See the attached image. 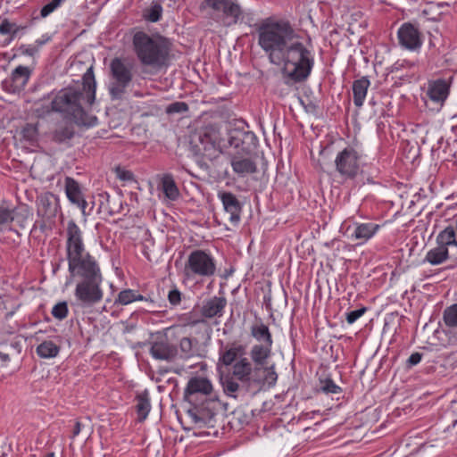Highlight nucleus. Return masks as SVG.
<instances>
[{"instance_id": "1", "label": "nucleus", "mask_w": 457, "mask_h": 457, "mask_svg": "<svg viewBox=\"0 0 457 457\" xmlns=\"http://www.w3.org/2000/svg\"><path fill=\"white\" fill-rule=\"evenodd\" d=\"M272 345L255 344L249 352L250 359L243 357L232 367V374L221 378L223 392L228 397L244 400L255 395L266 382L275 384V366H268Z\"/></svg>"}, {"instance_id": "2", "label": "nucleus", "mask_w": 457, "mask_h": 457, "mask_svg": "<svg viewBox=\"0 0 457 457\" xmlns=\"http://www.w3.org/2000/svg\"><path fill=\"white\" fill-rule=\"evenodd\" d=\"M257 36L269 57H308L312 54L311 38L297 33L285 20L266 19L258 27Z\"/></svg>"}, {"instance_id": "3", "label": "nucleus", "mask_w": 457, "mask_h": 457, "mask_svg": "<svg viewBox=\"0 0 457 457\" xmlns=\"http://www.w3.org/2000/svg\"><path fill=\"white\" fill-rule=\"evenodd\" d=\"M96 80L90 66L82 78V83L60 90L52 100V110L79 125L86 124V112L96 99Z\"/></svg>"}, {"instance_id": "4", "label": "nucleus", "mask_w": 457, "mask_h": 457, "mask_svg": "<svg viewBox=\"0 0 457 457\" xmlns=\"http://www.w3.org/2000/svg\"><path fill=\"white\" fill-rule=\"evenodd\" d=\"M110 71V96L112 100H121L133 81L136 73L135 63L132 59H112Z\"/></svg>"}, {"instance_id": "5", "label": "nucleus", "mask_w": 457, "mask_h": 457, "mask_svg": "<svg viewBox=\"0 0 457 457\" xmlns=\"http://www.w3.org/2000/svg\"><path fill=\"white\" fill-rule=\"evenodd\" d=\"M220 139V128L217 125L203 127L191 137L192 152L195 155L213 160L221 153Z\"/></svg>"}, {"instance_id": "6", "label": "nucleus", "mask_w": 457, "mask_h": 457, "mask_svg": "<svg viewBox=\"0 0 457 457\" xmlns=\"http://www.w3.org/2000/svg\"><path fill=\"white\" fill-rule=\"evenodd\" d=\"M133 46L137 57H169L173 43L158 33L138 31L133 37Z\"/></svg>"}, {"instance_id": "7", "label": "nucleus", "mask_w": 457, "mask_h": 457, "mask_svg": "<svg viewBox=\"0 0 457 457\" xmlns=\"http://www.w3.org/2000/svg\"><path fill=\"white\" fill-rule=\"evenodd\" d=\"M201 7L212 10L226 27L242 22L245 18L244 11L237 0H204Z\"/></svg>"}, {"instance_id": "8", "label": "nucleus", "mask_w": 457, "mask_h": 457, "mask_svg": "<svg viewBox=\"0 0 457 457\" xmlns=\"http://www.w3.org/2000/svg\"><path fill=\"white\" fill-rule=\"evenodd\" d=\"M215 272V260L210 253L200 249L189 253L184 267V273L187 278H211Z\"/></svg>"}, {"instance_id": "9", "label": "nucleus", "mask_w": 457, "mask_h": 457, "mask_svg": "<svg viewBox=\"0 0 457 457\" xmlns=\"http://www.w3.org/2000/svg\"><path fill=\"white\" fill-rule=\"evenodd\" d=\"M334 163L343 181L353 180L361 170V155L353 147L347 146L337 153Z\"/></svg>"}, {"instance_id": "10", "label": "nucleus", "mask_w": 457, "mask_h": 457, "mask_svg": "<svg viewBox=\"0 0 457 457\" xmlns=\"http://www.w3.org/2000/svg\"><path fill=\"white\" fill-rule=\"evenodd\" d=\"M191 405L187 414L195 425L214 427L215 416L221 409V403L217 398L211 395Z\"/></svg>"}, {"instance_id": "11", "label": "nucleus", "mask_w": 457, "mask_h": 457, "mask_svg": "<svg viewBox=\"0 0 457 457\" xmlns=\"http://www.w3.org/2000/svg\"><path fill=\"white\" fill-rule=\"evenodd\" d=\"M103 280H81L76 286L74 295L81 308H91L100 303L104 296L101 288Z\"/></svg>"}, {"instance_id": "12", "label": "nucleus", "mask_w": 457, "mask_h": 457, "mask_svg": "<svg viewBox=\"0 0 457 457\" xmlns=\"http://www.w3.org/2000/svg\"><path fill=\"white\" fill-rule=\"evenodd\" d=\"M66 251L68 263L75 262L89 254L85 250L82 231L73 220L68 221L66 228Z\"/></svg>"}, {"instance_id": "13", "label": "nucleus", "mask_w": 457, "mask_h": 457, "mask_svg": "<svg viewBox=\"0 0 457 457\" xmlns=\"http://www.w3.org/2000/svg\"><path fill=\"white\" fill-rule=\"evenodd\" d=\"M283 61L282 73L287 83L305 80L312 68V59H278Z\"/></svg>"}, {"instance_id": "14", "label": "nucleus", "mask_w": 457, "mask_h": 457, "mask_svg": "<svg viewBox=\"0 0 457 457\" xmlns=\"http://www.w3.org/2000/svg\"><path fill=\"white\" fill-rule=\"evenodd\" d=\"M150 345V354L155 360L171 362L178 357V346L170 342L166 332H157Z\"/></svg>"}, {"instance_id": "15", "label": "nucleus", "mask_w": 457, "mask_h": 457, "mask_svg": "<svg viewBox=\"0 0 457 457\" xmlns=\"http://www.w3.org/2000/svg\"><path fill=\"white\" fill-rule=\"evenodd\" d=\"M213 386L212 382L204 377L191 378L184 390V400L190 404L212 395Z\"/></svg>"}, {"instance_id": "16", "label": "nucleus", "mask_w": 457, "mask_h": 457, "mask_svg": "<svg viewBox=\"0 0 457 457\" xmlns=\"http://www.w3.org/2000/svg\"><path fill=\"white\" fill-rule=\"evenodd\" d=\"M69 271L82 277L83 280H103L100 268L90 254L69 263Z\"/></svg>"}, {"instance_id": "17", "label": "nucleus", "mask_w": 457, "mask_h": 457, "mask_svg": "<svg viewBox=\"0 0 457 457\" xmlns=\"http://www.w3.org/2000/svg\"><path fill=\"white\" fill-rule=\"evenodd\" d=\"M453 77L448 79L438 78L428 81L427 96L439 107H442L450 93Z\"/></svg>"}, {"instance_id": "18", "label": "nucleus", "mask_w": 457, "mask_h": 457, "mask_svg": "<svg viewBox=\"0 0 457 457\" xmlns=\"http://www.w3.org/2000/svg\"><path fill=\"white\" fill-rule=\"evenodd\" d=\"M400 45L409 50H416L421 46V33L418 27L411 22L403 23L398 29Z\"/></svg>"}, {"instance_id": "19", "label": "nucleus", "mask_w": 457, "mask_h": 457, "mask_svg": "<svg viewBox=\"0 0 457 457\" xmlns=\"http://www.w3.org/2000/svg\"><path fill=\"white\" fill-rule=\"evenodd\" d=\"M230 146L239 148L243 154H248L256 145V136L251 131L239 129H231L228 133Z\"/></svg>"}, {"instance_id": "20", "label": "nucleus", "mask_w": 457, "mask_h": 457, "mask_svg": "<svg viewBox=\"0 0 457 457\" xmlns=\"http://www.w3.org/2000/svg\"><path fill=\"white\" fill-rule=\"evenodd\" d=\"M37 214L47 220L54 218L60 211L58 197L50 192L41 194L37 198Z\"/></svg>"}, {"instance_id": "21", "label": "nucleus", "mask_w": 457, "mask_h": 457, "mask_svg": "<svg viewBox=\"0 0 457 457\" xmlns=\"http://www.w3.org/2000/svg\"><path fill=\"white\" fill-rule=\"evenodd\" d=\"M218 196L225 212L229 214V221L233 225H237L241 219L242 204L231 192H219Z\"/></svg>"}, {"instance_id": "22", "label": "nucleus", "mask_w": 457, "mask_h": 457, "mask_svg": "<svg viewBox=\"0 0 457 457\" xmlns=\"http://www.w3.org/2000/svg\"><path fill=\"white\" fill-rule=\"evenodd\" d=\"M221 347L219 351V361L225 366L234 365L238 360L243 358L245 353V347L237 343L232 342L223 345V342L220 341Z\"/></svg>"}, {"instance_id": "23", "label": "nucleus", "mask_w": 457, "mask_h": 457, "mask_svg": "<svg viewBox=\"0 0 457 457\" xmlns=\"http://www.w3.org/2000/svg\"><path fill=\"white\" fill-rule=\"evenodd\" d=\"M26 26H21L7 19L0 21V42L8 44L26 35Z\"/></svg>"}, {"instance_id": "24", "label": "nucleus", "mask_w": 457, "mask_h": 457, "mask_svg": "<svg viewBox=\"0 0 457 457\" xmlns=\"http://www.w3.org/2000/svg\"><path fill=\"white\" fill-rule=\"evenodd\" d=\"M230 164L233 171L240 177H245L257 171L255 162L251 157L241 155L239 151L231 155Z\"/></svg>"}, {"instance_id": "25", "label": "nucleus", "mask_w": 457, "mask_h": 457, "mask_svg": "<svg viewBox=\"0 0 457 457\" xmlns=\"http://www.w3.org/2000/svg\"><path fill=\"white\" fill-rule=\"evenodd\" d=\"M29 79V70L27 67H17L11 77L4 81V87L12 93H20Z\"/></svg>"}, {"instance_id": "26", "label": "nucleus", "mask_w": 457, "mask_h": 457, "mask_svg": "<svg viewBox=\"0 0 457 457\" xmlns=\"http://www.w3.org/2000/svg\"><path fill=\"white\" fill-rule=\"evenodd\" d=\"M227 305V300L223 296H213L204 302L201 313L204 317L212 319L221 317Z\"/></svg>"}, {"instance_id": "27", "label": "nucleus", "mask_w": 457, "mask_h": 457, "mask_svg": "<svg viewBox=\"0 0 457 457\" xmlns=\"http://www.w3.org/2000/svg\"><path fill=\"white\" fill-rule=\"evenodd\" d=\"M380 226L373 222L357 223L351 234V239L362 245L370 239L379 229Z\"/></svg>"}, {"instance_id": "28", "label": "nucleus", "mask_w": 457, "mask_h": 457, "mask_svg": "<svg viewBox=\"0 0 457 457\" xmlns=\"http://www.w3.org/2000/svg\"><path fill=\"white\" fill-rule=\"evenodd\" d=\"M179 351L184 359H191L193 357H204L202 350L199 347V341L196 338L184 337L179 343Z\"/></svg>"}, {"instance_id": "29", "label": "nucleus", "mask_w": 457, "mask_h": 457, "mask_svg": "<svg viewBox=\"0 0 457 457\" xmlns=\"http://www.w3.org/2000/svg\"><path fill=\"white\" fill-rule=\"evenodd\" d=\"M65 192L68 199L72 203L77 204L81 208L83 212H85V208L87 206V202L81 197V191L79 186V183L70 178L67 177L65 179Z\"/></svg>"}, {"instance_id": "30", "label": "nucleus", "mask_w": 457, "mask_h": 457, "mask_svg": "<svg viewBox=\"0 0 457 457\" xmlns=\"http://www.w3.org/2000/svg\"><path fill=\"white\" fill-rule=\"evenodd\" d=\"M251 336L261 344L273 345L270 329L262 321H259L251 327Z\"/></svg>"}, {"instance_id": "31", "label": "nucleus", "mask_w": 457, "mask_h": 457, "mask_svg": "<svg viewBox=\"0 0 457 457\" xmlns=\"http://www.w3.org/2000/svg\"><path fill=\"white\" fill-rule=\"evenodd\" d=\"M370 86V80L366 78H361L353 82V103L355 106L361 107L363 104L364 99L367 95V90Z\"/></svg>"}, {"instance_id": "32", "label": "nucleus", "mask_w": 457, "mask_h": 457, "mask_svg": "<svg viewBox=\"0 0 457 457\" xmlns=\"http://www.w3.org/2000/svg\"><path fill=\"white\" fill-rule=\"evenodd\" d=\"M136 411L138 421H144L151 410L150 397L147 391H145L136 396Z\"/></svg>"}, {"instance_id": "33", "label": "nucleus", "mask_w": 457, "mask_h": 457, "mask_svg": "<svg viewBox=\"0 0 457 457\" xmlns=\"http://www.w3.org/2000/svg\"><path fill=\"white\" fill-rule=\"evenodd\" d=\"M456 226H448L443 229L436 237V245L448 249L449 246L457 247Z\"/></svg>"}, {"instance_id": "34", "label": "nucleus", "mask_w": 457, "mask_h": 457, "mask_svg": "<svg viewBox=\"0 0 457 457\" xmlns=\"http://www.w3.org/2000/svg\"><path fill=\"white\" fill-rule=\"evenodd\" d=\"M448 258V249L437 245L427 253L425 261L428 262L432 265H438L443 263Z\"/></svg>"}, {"instance_id": "35", "label": "nucleus", "mask_w": 457, "mask_h": 457, "mask_svg": "<svg viewBox=\"0 0 457 457\" xmlns=\"http://www.w3.org/2000/svg\"><path fill=\"white\" fill-rule=\"evenodd\" d=\"M135 301H147V299L132 289H124L118 294L115 304L127 305Z\"/></svg>"}, {"instance_id": "36", "label": "nucleus", "mask_w": 457, "mask_h": 457, "mask_svg": "<svg viewBox=\"0 0 457 457\" xmlns=\"http://www.w3.org/2000/svg\"><path fill=\"white\" fill-rule=\"evenodd\" d=\"M162 188L165 196L170 200L174 201L179 198V191L171 175L166 174L163 176L162 179Z\"/></svg>"}, {"instance_id": "37", "label": "nucleus", "mask_w": 457, "mask_h": 457, "mask_svg": "<svg viewBox=\"0 0 457 457\" xmlns=\"http://www.w3.org/2000/svg\"><path fill=\"white\" fill-rule=\"evenodd\" d=\"M75 133L74 127L71 122H65L60 125L54 131V139L58 143H63L73 137Z\"/></svg>"}, {"instance_id": "38", "label": "nucleus", "mask_w": 457, "mask_h": 457, "mask_svg": "<svg viewBox=\"0 0 457 457\" xmlns=\"http://www.w3.org/2000/svg\"><path fill=\"white\" fill-rule=\"evenodd\" d=\"M59 350V347L52 341H44L37 347V353L42 358L55 357Z\"/></svg>"}, {"instance_id": "39", "label": "nucleus", "mask_w": 457, "mask_h": 457, "mask_svg": "<svg viewBox=\"0 0 457 457\" xmlns=\"http://www.w3.org/2000/svg\"><path fill=\"white\" fill-rule=\"evenodd\" d=\"M167 59H140L141 64L144 68H146V72L156 73L163 66L167 65Z\"/></svg>"}, {"instance_id": "40", "label": "nucleus", "mask_w": 457, "mask_h": 457, "mask_svg": "<svg viewBox=\"0 0 457 457\" xmlns=\"http://www.w3.org/2000/svg\"><path fill=\"white\" fill-rule=\"evenodd\" d=\"M162 7L159 3H153L151 7L145 11L144 18L151 22H157L161 20Z\"/></svg>"}, {"instance_id": "41", "label": "nucleus", "mask_w": 457, "mask_h": 457, "mask_svg": "<svg viewBox=\"0 0 457 457\" xmlns=\"http://www.w3.org/2000/svg\"><path fill=\"white\" fill-rule=\"evenodd\" d=\"M444 320L449 327H457V303L453 304L445 310Z\"/></svg>"}, {"instance_id": "42", "label": "nucleus", "mask_w": 457, "mask_h": 457, "mask_svg": "<svg viewBox=\"0 0 457 457\" xmlns=\"http://www.w3.org/2000/svg\"><path fill=\"white\" fill-rule=\"evenodd\" d=\"M69 312L67 302L62 301L57 303L52 309L51 314L56 320H64Z\"/></svg>"}, {"instance_id": "43", "label": "nucleus", "mask_w": 457, "mask_h": 457, "mask_svg": "<svg viewBox=\"0 0 457 457\" xmlns=\"http://www.w3.org/2000/svg\"><path fill=\"white\" fill-rule=\"evenodd\" d=\"M29 130L27 125L24 126L21 129H16L15 134L13 136L14 140L17 145H20L21 148L27 150V143L29 141Z\"/></svg>"}, {"instance_id": "44", "label": "nucleus", "mask_w": 457, "mask_h": 457, "mask_svg": "<svg viewBox=\"0 0 457 457\" xmlns=\"http://www.w3.org/2000/svg\"><path fill=\"white\" fill-rule=\"evenodd\" d=\"M321 390L326 394H339L341 388L330 378L321 381Z\"/></svg>"}, {"instance_id": "45", "label": "nucleus", "mask_w": 457, "mask_h": 457, "mask_svg": "<svg viewBox=\"0 0 457 457\" xmlns=\"http://www.w3.org/2000/svg\"><path fill=\"white\" fill-rule=\"evenodd\" d=\"M12 220L13 216L12 211L4 207H0V229L7 227Z\"/></svg>"}, {"instance_id": "46", "label": "nucleus", "mask_w": 457, "mask_h": 457, "mask_svg": "<svg viewBox=\"0 0 457 457\" xmlns=\"http://www.w3.org/2000/svg\"><path fill=\"white\" fill-rule=\"evenodd\" d=\"M188 110V106L184 102H175L169 104L166 108V112L169 114L172 113H182Z\"/></svg>"}, {"instance_id": "47", "label": "nucleus", "mask_w": 457, "mask_h": 457, "mask_svg": "<svg viewBox=\"0 0 457 457\" xmlns=\"http://www.w3.org/2000/svg\"><path fill=\"white\" fill-rule=\"evenodd\" d=\"M62 1L63 0H53L46 4L40 11V16L42 18L48 16L62 4Z\"/></svg>"}, {"instance_id": "48", "label": "nucleus", "mask_w": 457, "mask_h": 457, "mask_svg": "<svg viewBox=\"0 0 457 457\" xmlns=\"http://www.w3.org/2000/svg\"><path fill=\"white\" fill-rule=\"evenodd\" d=\"M411 65H413V63L407 61L406 59H398L390 68H387V70L389 72L393 73L401 71L403 68L410 67Z\"/></svg>"}, {"instance_id": "49", "label": "nucleus", "mask_w": 457, "mask_h": 457, "mask_svg": "<svg viewBox=\"0 0 457 457\" xmlns=\"http://www.w3.org/2000/svg\"><path fill=\"white\" fill-rule=\"evenodd\" d=\"M366 312V308H361L358 310L351 311L346 313V321L349 324L354 323L360 317H361Z\"/></svg>"}, {"instance_id": "50", "label": "nucleus", "mask_w": 457, "mask_h": 457, "mask_svg": "<svg viewBox=\"0 0 457 457\" xmlns=\"http://www.w3.org/2000/svg\"><path fill=\"white\" fill-rule=\"evenodd\" d=\"M168 299L171 305H178L181 302V293L179 289L173 288L168 294Z\"/></svg>"}, {"instance_id": "51", "label": "nucleus", "mask_w": 457, "mask_h": 457, "mask_svg": "<svg viewBox=\"0 0 457 457\" xmlns=\"http://www.w3.org/2000/svg\"><path fill=\"white\" fill-rule=\"evenodd\" d=\"M100 200V208L104 207L108 208V212L110 215H113L116 212L113 211L111 207L107 206L110 203V195L107 193H103L99 195Z\"/></svg>"}, {"instance_id": "52", "label": "nucleus", "mask_w": 457, "mask_h": 457, "mask_svg": "<svg viewBox=\"0 0 457 457\" xmlns=\"http://www.w3.org/2000/svg\"><path fill=\"white\" fill-rule=\"evenodd\" d=\"M421 358H422V354L420 353H418V352L413 353L412 354H411V356L407 360L408 367H412L414 365H417L421 361Z\"/></svg>"}, {"instance_id": "53", "label": "nucleus", "mask_w": 457, "mask_h": 457, "mask_svg": "<svg viewBox=\"0 0 457 457\" xmlns=\"http://www.w3.org/2000/svg\"><path fill=\"white\" fill-rule=\"evenodd\" d=\"M81 428H82V424L81 422L79 421H77L74 425V428H73V431H72V436L75 437L77 436L80 431H81Z\"/></svg>"}, {"instance_id": "54", "label": "nucleus", "mask_w": 457, "mask_h": 457, "mask_svg": "<svg viewBox=\"0 0 457 457\" xmlns=\"http://www.w3.org/2000/svg\"><path fill=\"white\" fill-rule=\"evenodd\" d=\"M10 360L9 354L0 352V361L4 364L8 362Z\"/></svg>"}, {"instance_id": "55", "label": "nucleus", "mask_w": 457, "mask_h": 457, "mask_svg": "<svg viewBox=\"0 0 457 457\" xmlns=\"http://www.w3.org/2000/svg\"><path fill=\"white\" fill-rule=\"evenodd\" d=\"M19 190H21L25 195L28 193V188L26 187L25 182H23V184L21 185V187L19 188Z\"/></svg>"}, {"instance_id": "56", "label": "nucleus", "mask_w": 457, "mask_h": 457, "mask_svg": "<svg viewBox=\"0 0 457 457\" xmlns=\"http://www.w3.org/2000/svg\"><path fill=\"white\" fill-rule=\"evenodd\" d=\"M270 61H271V62H272V63H274V64H278V65L281 64V62H276L274 59H270Z\"/></svg>"}, {"instance_id": "57", "label": "nucleus", "mask_w": 457, "mask_h": 457, "mask_svg": "<svg viewBox=\"0 0 457 457\" xmlns=\"http://www.w3.org/2000/svg\"><path fill=\"white\" fill-rule=\"evenodd\" d=\"M46 41H48V37H47V38H46V40H44V41L40 42V45L44 44V43H45V42H46Z\"/></svg>"}]
</instances>
